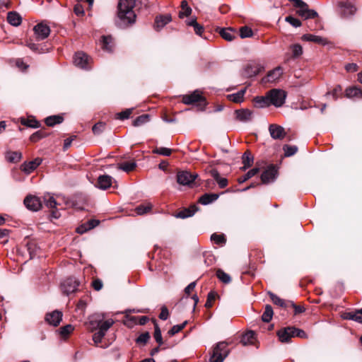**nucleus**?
I'll use <instances>...</instances> for the list:
<instances>
[{
	"label": "nucleus",
	"instance_id": "49530a36",
	"mask_svg": "<svg viewBox=\"0 0 362 362\" xmlns=\"http://www.w3.org/2000/svg\"><path fill=\"white\" fill-rule=\"evenodd\" d=\"M211 240L217 245H223L226 243V240L223 234L213 233L211 236Z\"/></svg>",
	"mask_w": 362,
	"mask_h": 362
},
{
	"label": "nucleus",
	"instance_id": "c9c22d12",
	"mask_svg": "<svg viewBox=\"0 0 362 362\" xmlns=\"http://www.w3.org/2000/svg\"><path fill=\"white\" fill-rule=\"evenodd\" d=\"M43 199L45 206L49 209H55L59 205L56 199L49 194H45Z\"/></svg>",
	"mask_w": 362,
	"mask_h": 362
},
{
	"label": "nucleus",
	"instance_id": "f3484780",
	"mask_svg": "<svg viewBox=\"0 0 362 362\" xmlns=\"http://www.w3.org/2000/svg\"><path fill=\"white\" fill-rule=\"evenodd\" d=\"M340 11L344 16L354 15L356 11V7L348 1H341L339 3Z\"/></svg>",
	"mask_w": 362,
	"mask_h": 362
},
{
	"label": "nucleus",
	"instance_id": "338daca9",
	"mask_svg": "<svg viewBox=\"0 0 362 362\" xmlns=\"http://www.w3.org/2000/svg\"><path fill=\"white\" fill-rule=\"evenodd\" d=\"M216 298V293L214 292H210L207 296V300L205 303L206 308H211L212 306V301Z\"/></svg>",
	"mask_w": 362,
	"mask_h": 362
},
{
	"label": "nucleus",
	"instance_id": "5701e85b",
	"mask_svg": "<svg viewBox=\"0 0 362 362\" xmlns=\"http://www.w3.org/2000/svg\"><path fill=\"white\" fill-rule=\"evenodd\" d=\"M7 21L11 25L18 26L21 24L22 18L17 12L10 11L7 14Z\"/></svg>",
	"mask_w": 362,
	"mask_h": 362
},
{
	"label": "nucleus",
	"instance_id": "c85d7f7f",
	"mask_svg": "<svg viewBox=\"0 0 362 362\" xmlns=\"http://www.w3.org/2000/svg\"><path fill=\"white\" fill-rule=\"evenodd\" d=\"M347 98H362V90L356 86L349 87L346 89Z\"/></svg>",
	"mask_w": 362,
	"mask_h": 362
},
{
	"label": "nucleus",
	"instance_id": "a19ab883",
	"mask_svg": "<svg viewBox=\"0 0 362 362\" xmlns=\"http://www.w3.org/2000/svg\"><path fill=\"white\" fill-rule=\"evenodd\" d=\"M216 276L218 279L224 284H228L231 281V278L229 274H226L221 269L216 271Z\"/></svg>",
	"mask_w": 362,
	"mask_h": 362
},
{
	"label": "nucleus",
	"instance_id": "b1692460",
	"mask_svg": "<svg viewBox=\"0 0 362 362\" xmlns=\"http://www.w3.org/2000/svg\"><path fill=\"white\" fill-rule=\"evenodd\" d=\"M255 341V333L253 331H248L241 338L240 343L243 346L254 344Z\"/></svg>",
	"mask_w": 362,
	"mask_h": 362
},
{
	"label": "nucleus",
	"instance_id": "7c9ffc66",
	"mask_svg": "<svg viewBox=\"0 0 362 362\" xmlns=\"http://www.w3.org/2000/svg\"><path fill=\"white\" fill-rule=\"evenodd\" d=\"M64 120L60 115H52L45 119V124L49 127H54L55 124H61Z\"/></svg>",
	"mask_w": 362,
	"mask_h": 362
},
{
	"label": "nucleus",
	"instance_id": "5fc2aeb1",
	"mask_svg": "<svg viewBox=\"0 0 362 362\" xmlns=\"http://www.w3.org/2000/svg\"><path fill=\"white\" fill-rule=\"evenodd\" d=\"M21 154L18 152H10L7 154L6 158L8 161L16 163L20 160Z\"/></svg>",
	"mask_w": 362,
	"mask_h": 362
},
{
	"label": "nucleus",
	"instance_id": "c03bdc74",
	"mask_svg": "<svg viewBox=\"0 0 362 362\" xmlns=\"http://www.w3.org/2000/svg\"><path fill=\"white\" fill-rule=\"evenodd\" d=\"M283 150L284 151L285 156L289 157L293 156L297 152L298 147L296 146H289L286 144L283 146Z\"/></svg>",
	"mask_w": 362,
	"mask_h": 362
},
{
	"label": "nucleus",
	"instance_id": "09e8293b",
	"mask_svg": "<svg viewBox=\"0 0 362 362\" xmlns=\"http://www.w3.org/2000/svg\"><path fill=\"white\" fill-rule=\"evenodd\" d=\"M290 49L292 52V57L293 58L298 57L303 53V48L301 45H300L299 44H295L291 45Z\"/></svg>",
	"mask_w": 362,
	"mask_h": 362
},
{
	"label": "nucleus",
	"instance_id": "37998d69",
	"mask_svg": "<svg viewBox=\"0 0 362 362\" xmlns=\"http://www.w3.org/2000/svg\"><path fill=\"white\" fill-rule=\"evenodd\" d=\"M255 102L258 104L259 107H264L270 105L269 100L268 98V93L264 97H256Z\"/></svg>",
	"mask_w": 362,
	"mask_h": 362
},
{
	"label": "nucleus",
	"instance_id": "412c9836",
	"mask_svg": "<svg viewBox=\"0 0 362 362\" xmlns=\"http://www.w3.org/2000/svg\"><path fill=\"white\" fill-rule=\"evenodd\" d=\"M100 221L95 219H91L88 221L86 223L81 225L76 229L77 233H83L88 230L93 229L99 224Z\"/></svg>",
	"mask_w": 362,
	"mask_h": 362
},
{
	"label": "nucleus",
	"instance_id": "8fccbe9b",
	"mask_svg": "<svg viewBox=\"0 0 362 362\" xmlns=\"http://www.w3.org/2000/svg\"><path fill=\"white\" fill-rule=\"evenodd\" d=\"M253 35L252 30L247 26H243L240 28V36L241 38L250 37Z\"/></svg>",
	"mask_w": 362,
	"mask_h": 362
},
{
	"label": "nucleus",
	"instance_id": "e433bc0d",
	"mask_svg": "<svg viewBox=\"0 0 362 362\" xmlns=\"http://www.w3.org/2000/svg\"><path fill=\"white\" fill-rule=\"evenodd\" d=\"M274 315L273 309L271 305H267L262 315V320L264 322H269Z\"/></svg>",
	"mask_w": 362,
	"mask_h": 362
},
{
	"label": "nucleus",
	"instance_id": "6e6d98bb",
	"mask_svg": "<svg viewBox=\"0 0 362 362\" xmlns=\"http://www.w3.org/2000/svg\"><path fill=\"white\" fill-rule=\"evenodd\" d=\"M105 127V123L99 122L93 125L92 128V131L94 133V134H99L102 133Z\"/></svg>",
	"mask_w": 362,
	"mask_h": 362
},
{
	"label": "nucleus",
	"instance_id": "a878e982",
	"mask_svg": "<svg viewBox=\"0 0 362 362\" xmlns=\"http://www.w3.org/2000/svg\"><path fill=\"white\" fill-rule=\"evenodd\" d=\"M218 197V194H204L199 198V202L203 205H207L216 201Z\"/></svg>",
	"mask_w": 362,
	"mask_h": 362
},
{
	"label": "nucleus",
	"instance_id": "4c0bfd02",
	"mask_svg": "<svg viewBox=\"0 0 362 362\" xmlns=\"http://www.w3.org/2000/svg\"><path fill=\"white\" fill-rule=\"evenodd\" d=\"M181 8H182V11H180V13H179V17L180 18H184L185 16H189L191 14L192 9L188 6V4H187V1L183 0L181 2Z\"/></svg>",
	"mask_w": 362,
	"mask_h": 362
},
{
	"label": "nucleus",
	"instance_id": "9b49d317",
	"mask_svg": "<svg viewBox=\"0 0 362 362\" xmlns=\"http://www.w3.org/2000/svg\"><path fill=\"white\" fill-rule=\"evenodd\" d=\"M204 100V98L202 96V93L197 90H194L191 94L185 95L182 97V102L186 105H191Z\"/></svg>",
	"mask_w": 362,
	"mask_h": 362
},
{
	"label": "nucleus",
	"instance_id": "423d86ee",
	"mask_svg": "<svg viewBox=\"0 0 362 362\" xmlns=\"http://www.w3.org/2000/svg\"><path fill=\"white\" fill-rule=\"evenodd\" d=\"M277 176V169L274 165H271L263 171L261 175V180L263 184L274 182Z\"/></svg>",
	"mask_w": 362,
	"mask_h": 362
},
{
	"label": "nucleus",
	"instance_id": "4d7b16f0",
	"mask_svg": "<svg viewBox=\"0 0 362 362\" xmlns=\"http://www.w3.org/2000/svg\"><path fill=\"white\" fill-rule=\"evenodd\" d=\"M45 136L46 134L43 131L40 130L33 134L30 137V140L32 142H37V141L45 137Z\"/></svg>",
	"mask_w": 362,
	"mask_h": 362
},
{
	"label": "nucleus",
	"instance_id": "3c124183",
	"mask_svg": "<svg viewBox=\"0 0 362 362\" xmlns=\"http://www.w3.org/2000/svg\"><path fill=\"white\" fill-rule=\"evenodd\" d=\"M187 321H185L183 323L180 325H174L169 331L168 334L170 336H173L175 334L180 332L184 327L186 326Z\"/></svg>",
	"mask_w": 362,
	"mask_h": 362
},
{
	"label": "nucleus",
	"instance_id": "2f4dec72",
	"mask_svg": "<svg viewBox=\"0 0 362 362\" xmlns=\"http://www.w3.org/2000/svg\"><path fill=\"white\" fill-rule=\"evenodd\" d=\"M253 156H252L250 151H246L243 156V167L242 169L245 170L247 168H250L253 163Z\"/></svg>",
	"mask_w": 362,
	"mask_h": 362
},
{
	"label": "nucleus",
	"instance_id": "72a5a7b5",
	"mask_svg": "<svg viewBox=\"0 0 362 362\" xmlns=\"http://www.w3.org/2000/svg\"><path fill=\"white\" fill-rule=\"evenodd\" d=\"M219 34L227 41H232L235 38L233 30L231 28H222L219 31Z\"/></svg>",
	"mask_w": 362,
	"mask_h": 362
},
{
	"label": "nucleus",
	"instance_id": "39448f33",
	"mask_svg": "<svg viewBox=\"0 0 362 362\" xmlns=\"http://www.w3.org/2000/svg\"><path fill=\"white\" fill-rule=\"evenodd\" d=\"M79 284L74 277H69L65 279L61 284V288L64 293L69 295L75 292Z\"/></svg>",
	"mask_w": 362,
	"mask_h": 362
},
{
	"label": "nucleus",
	"instance_id": "ea45409f",
	"mask_svg": "<svg viewBox=\"0 0 362 362\" xmlns=\"http://www.w3.org/2000/svg\"><path fill=\"white\" fill-rule=\"evenodd\" d=\"M102 47L103 49L108 52L112 51V39L110 36H103L102 37Z\"/></svg>",
	"mask_w": 362,
	"mask_h": 362
},
{
	"label": "nucleus",
	"instance_id": "79ce46f5",
	"mask_svg": "<svg viewBox=\"0 0 362 362\" xmlns=\"http://www.w3.org/2000/svg\"><path fill=\"white\" fill-rule=\"evenodd\" d=\"M268 294L272 300V301L275 304V305H277L280 307H286V303L284 301V299L279 298L278 296H276V294L272 293V292H268Z\"/></svg>",
	"mask_w": 362,
	"mask_h": 362
},
{
	"label": "nucleus",
	"instance_id": "c756f323",
	"mask_svg": "<svg viewBox=\"0 0 362 362\" xmlns=\"http://www.w3.org/2000/svg\"><path fill=\"white\" fill-rule=\"evenodd\" d=\"M245 92H246V89L244 88L235 93L228 95L227 98L230 101H233L234 103H241L243 101V98H244Z\"/></svg>",
	"mask_w": 362,
	"mask_h": 362
},
{
	"label": "nucleus",
	"instance_id": "bb28decb",
	"mask_svg": "<svg viewBox=\"0 0 362 362\" xmlns=\"http://www.w3.org/2000/svg\"><path fill=\"white\" fill-rule=\"evenodd\" d=\"M103 319L99 315H93L89 317V328L93 331L99 328Z\"/></svg>",
	"mask_w": 362,
	"mask_h": 362
},
{
	"label": "nucleus",
	"instance_id": "f03ea898",
	"mask_svg": "<svg viewBox=\"0 0 362 362\" xmlns=\"http://www.w3.org/2000/svg\"><path fill=\"white\" fill-rule=\"evenodd\" d=\"M227 346L228 344L226 341H220L217 343L213 349L209 361L223 362L229 354V350Z\"/></svg>",
	"mask_w": 362,
	"mask_h": 362
},
{
	"label": "nucleus",
	"instance_id": "052dcab7",
	"mask_svg": "<svg viewBox=\"0 0 362 362\" xmlns=\"http://www.w3.org/2000/svg\"><path fill=\"white\" fill-rule=\"evenodd\" d=\"M133 112V108L127 109L117 114V117L120 119H128Z\"/></svg>",
	"mask_w": 362,
	"mask_h": 362
},
{
	"label": "nucleus",
	"instance_id": "0e129e2a",
	"mask_svg": "<svg viewBox=\"0 0 362 362\" xmlns=\"http://www.w3.org/2000/svg\"><path fill=\"white\" fill-rule=\"evenodd\" d=\"M154 338L155 340L159 344V345H161L163 344L161 332L158 325H156L155 327Z\"/></svg>",
	"mask_w": 362,
	"mask_h": 362
},
{
	"label": "nucleus",
	"instance_id": "aec40b11",
	"mask_svg": "<svg viewBox=\"0 0 362 362\" xmlns=\"http://www.w3.org/2000/svg\"><path fill=\"white\" fill-rule=\"evenodd\" d=\"M302 40L308 42H313L318 45H325L328 43L326 38L313 34H305L302 36Z\"/></svg>",
	"mask_w": 362,
	"mask_h": 362
},
{
	"label": "nucleus",
	"instance_id": "864d4df0",
	"mask_svg": "<svg viewBox=\"0 0 362 362\" xmlns=\"http://www.w3.org/2000/svg\"><path fill=\"white\" fill-rule=\"evenodd\" d=\"M112 324L113 321L112 320H107L105 321L102 320L98 329L105 334Z\"/></svg>",
	"mask_w": 362,
	"mask_h": 362
},
{
	"label": "nucleus",
	"instance_id": "6ab92c4d",
	"mask_svg": "<svg viewBox=\"0 0 362 362\" xmlns=\"http://www.w3.org/2000/svg\"><path fill=\"white\" fill-rule=\"evenodd\" d=\"M297 13L304 19H313L318 16L317 13L315 10L308 8V5L302 9H298Z\"/></svg>",
	"mask_w": 362,
	"mask_h": 362
},
{
	"label": "nucleus",
	"instance_id": "f8f14e48",
	"mask_svg": "<svg viewBox=\"0 0 362 362\" xmlns=\"http://www.w3.org/2000/svg\"><path fill=\"white\" fill-rule=\"evenodd\" d=\"M277 336L279 341L282 343H288L290 341L293 335V327H287L281 329L277 332Z\"/></svg>",
	"mask_w": 362,
	"mask_h": 362
},
{
	"label": "nucleus",
	"instance_id": "de8ad7c7",
	"mask_svg": "<svg viewBox=\"0 0 362 362\" xmlns=\"http://www.w3.org/2000/svg\"><path fill=\"white\" fill-rule=\"evenodd\" d=\"M74 329V327L71 325H66L59 329V334L60 335L66 338L67 337Z\"/></svg>",
	"mask_w": 362,
	"mask_h": 362
},
{
	"label": "nucleus",
	"instance_id": "e2e57ef3",
	"mask_svg": "<svg viewBox=\"0 0 362 362\" xmlns=\"http://www.w3.org/2000/svg\"><path fill=\"white\" fill-rule=\"evenodd\" d=\"M105 335V333H103V332H101L100 330L98 329V331L96 332L95 333H94V334L93 335V340L94 343L95 344L100 343L102 341V339L104 337Z\"/></svg>",
	"mask_w": 362,
	"mask_h": 362
},
{
	"label": "nucleus",
	"instance_id": "393cba45",
	"mask_svg": "<svg viewBox=\"0 0 362 362\" xmlns=\"http://www.w3.org/2000/svg\"><path fill=\"white\" fill-rule=\"evenodd\" d=\"M172 21L171 16L168 14L165 16H159L156 18L155 25L158 29L163 28L166 24Z\"/></svg>",
	"mask_w": 362,
	"mask_h": 362
},
{
	"label": "nucleus",
	"instance_id": "58836bf2",
	"mask_svg": "<svg viewBox=\"0 0 362 362\" xmlns=\"http://www.w3.org/2000/svg\"><path fill=\"white\" fill-rule=\"evenodd\" d=\"M136 167V163L134 161L132 162H124L122 163L119 165L118 168L122 170L124 172L129 173L134 170Z\"/></svg>",
	"mask_w": 362,
	"mask_h": 362
},
{
	"label": "nucleus",
	"instance_id": "4be33fe9",
	"mask_svg": "<svg viewBox=\"0 0 362 362\" xmlns=\"http://www.w3.org/2000/svg\"><path fill=\"white\" fill-rule=\"evenodd\" d=\"M260 67L256 64H249L244 70V75L247 77H252L259 74Z\"/></svg>",
	"mask_w": 362,
	"mask_h": 362
},
{
	"label": "nucleus",
	"instance_id": "2eb2a0df",
	"mask_svg": "<svg viewBox=\"0 0 362 362\" xmlns=\"http://www.w3.org/2000/svg\"><path fill=\"white\" fill-rule=\"evenodd\" d=\"M237 120L241 122H247L252 119V112L248 109H241L235 111Z\"/></svg>",
	"mask_w": 362,
	"mask_h": 362
},
{
	"label": "nucleus",
	"instance_id": "dca6fc26",
	"mask_svg": "<svg viewBox=\"0 0 362 362\" xmlns=\"http://www.w3.org/2000/svg\"><path fill=\"white\" fill-rule=\"evenodd\" d=\"M282 74L283 70L281 67L277 66L270 71L262 81L263 82H275L281 76Z\"/></svg>",
	"mask_w": 362,
	"mask_h": 362
},
{
	"label": "nucleus",
	"instance_id": "9d476101",
	"mask_svg": "<svg viewBox=\"0 0 362 362\" xmlns=\"http://www.w3.org/2000/svg\"><path fill=\"white\" fill-rule=\"evenodd\" d=\"M74 63L76 66H78L81 69H89V57L82 52H79L75 54Z\"/></svg>",
	"mask_w": 362,
	"mask_h": 362
},
{
	"label": "nucleus",
	"instance_id": "473e14b6",
	"mask_svg": "<svg viewBox=\"0 0 362 362\" xmlns=\"http://www.w3.org/2000/svg\"><path fill=\"white\" fill-rule=\"evenodd\" d=\"M196 211L197 208L193 206L189 209H185L184 210L180 211L177 213L176 217L180 218H186L192 216Z\"/></svg>",
	"mask_w": 362,
	"mask_h": 362
},
{
	"label": "nucleus",
	"instance_id": "cd10ccee",
	"mask_svg": "<svg viewBox=\"0 0 362 362\" xmlns=\"http://www.w3.org/2000/svg\"><path fill=\"white\" fill-rule=\"evenodd\" d=\"M343 317L346 320H353L362 323V309L354 313H344Z\"/></svg>",
	"mask_w": 362,
	"mask_h": 362
},
{
	"label": "nucleus",
	"instance_id": "1a4fd4ad",
	"mask_svg": "<svg viewBox=\"0 0 362 362\" xmlns=\"http://www.w3.org/2000/svg\"><path fill=\"white\" fill-rule=\"evenodd\" d=\"M62 313L58 310H56L51 313H47L45 320L49 325L57 327L62 321Z\"/></svg>",
	"mask_w": 362,
	"mask_h": 362
},
{
	"label": "nucleus",
	"instance_id": "a18cd8bd",
	"mask_svg": "<svg viewBox=\"0 0 362 362\" xmlns=\"http://www.w3.org/2000/svg\"><path fill=\"white\" fill-rule=\"evenodd\" d=\"M149 121V115H142L141 116L137 117L133 122V125L134 127L141 126Z\"/></svg>",
	"mask_w": 362,
	"mask_h": 362
},
{
	"label": "nucleus",
	"instance_id": "69168bd1",
	"mask_svg": "<svg viewBox=\"0 0 362 362\" xmlns=\"http://www.w3.org/2000/svg\"><path fill=\"white\" fill-rule=\"evenodd\" d=\"M150 338V335L148 332L141 334L136 339V343L138 344H146Z\"/></svg>",
	"mask_w": 362,
	"mask_h": 362
},
{
	"label": "nucleus",
	"instance_id": "6e6552de",
	"mask_svg": "<svg viewBox=\"0 0 362 362\" xmlns=\"http://www.w3.org/2000/svg\"><path fill=\"white\" fill-rule=\"evenodd\" d=\"M25 206L33 211L40 210L42 207V202L40 199L34 195H28L24 199Z\"/></svg>",
	"mask_w": 362,
	"mask_h": 362
},
{
	"label": "nucleus",
	"instance_id": "7ed1b4c3",
	"mask_svg": "<svg viewBox=\"0 0 362 362\" xmlns=\"http://www.w3.org/2000/svg\"><path fill=\"white\" fill-rule=\"evenodd\" d=\"M286 98V93L281 89L274 88L268 92L270 105L277 107H281L284 104Z\"/></svg>",
	"mask_w": 362,
	"mask_h": 362
},
{
	"label": "nucleus",
	"instance_id": "680f3d73",
	"mask_svg": "<svg viewBox=\"0 0 362 362\" xmlns=\"http://www.w3.org/2000/svg\"><path fill=\"white\" fill-rule=\"evenodd\" d=\"M22 124L32 128H37L39 127V122L35 119H24L22 121Z\"/></svg>",
	"mask_w": 362,
	"mask_h": 362
},
{
	"label": "nucleus",
	"instance_id": "20e7f679",
	"mask_svg": "<svg viewBox=\"0 0 362 362\" xmlns=\"http://www.w3.org/2000/svg\"><path fill=\"white\" fill-rule=\"evenodd\" d=\"M33 31L37 40H43L49 36L50 28L47 24L40 23L34 26Z\"/></svg>",
	"mask_w": 362,
	"mask_h": 362
},
{
	"label": "nucleus",
	"instance_id": "a211bd4d",
	"mask_svg": "<svg viewBox=\"0 0 362 362\" xmlns=\"http://www.w3.org/2000/svg\"><path fill=\"white\" fill-rule=\"evenodd\" d=\"M112 184V178L107 175H100L98 178L97 187L101 189H108Z\"/></svg>",
	"mask_w": 362,
	"mask_h": 362
},
{
	"label": "nucleus",
	"instance_id": "774afa93",
	"mask_svg": "<svg viewBox=\"0 0 362 362\" xmlns=\"http://www.w3.org/2000/svg\"><path fill=\"white\" fill-rule=\"evenodd\" d=\"M345 69L347 72L353 73L358 71V66L355 63H349L345 66Z\"/></svg>",
	"mask_w": 362,
	"mask_h": 362
},
{
	"label": "nucleus",
	"instance_id": "603ef678",
	"mask_svg": "<svg viewBox=\"0 0 362 362\" xmlns=\"http://www.w3.org/2000/svg\"><path fill=\"white\" fill-rule=\"evenodd\" d=\"M172 151H173L170 148H165V147H160V148H156V149H154L153 151V153L160 154L162 156H169L171 155Z\"/></svg>",
	"mask_w": 362,
	"mask_h": 362
},
{
	"label": "nucleus",
	"instance_id": "f257e3e1",
	"mask_svg": "<svg viewBox=\"0 0 362 362\" xmlns=\"http://www.w3.org/2000/svg\"><path fill=\"white\" fill-rule=\"evenodd\" d=\"M135 0H119L118 3L117 16L124 24H132L135 22L136 14L133 10Z\"/></svg>",
	"mask_w": 362,
	"mask_h": 362
},
{
	"label": "nucleus",
	"instance_id": "bf43d9fd",
	"mask_svg": "<svg viewBox=\"0 0 362 362\" xmlns=\"http://www.w3.org/2000/svg\"><path fill=\"white\" fill-rule=\"evenodd\" d=\"M151 209V205H140L136 208V212L139 215H143L147 212H148Z\"/></svg>",
	"mask_w": 362,
	"mask_h": 362
},
{
	"label": "nucleus",
	"instance_id": "f704fd0d",
	"mask_svg": "<svg viewBox=\"0 0 362 362\" xmlns=\"http://www.w3.org/2000/svg\"><path fill=\"white\" fill-rule=\"evenodd\" d=\"M259 168H257V167L254 168L250 170L245 175L238 177V182L240 184L243 183V182H246L247 180H249L251 177H252L253 176H255V175H257L259 173Z\"/></svg>",
	"mask_w": 362,
	"mask_h": 362
},
{
	"label": "nucleus",
	"instance_id": "0eeeda50",
	"mask_svg": "<svg viewBox=\"0 0 362 362\" xmlns=\"http://www.w3.org/2000/svg\"><path fill=\"white\" fill-rule=\"evenodd\" d=\"M197 177V174H192L187 171H182L177 173V181L182 185H189Z\"/></svg>",
	"mask_w": 362,
	"mask_h": 362
},
{
	"label": "nucleus",
	"instance_id": "ddd939ff",
	"mask_svg": "<svg viewBox=\"0 0 362 362\" xmlns=\"http://www.w3.org/2000/svg\"><path fill=\"white\" fill-rule=\"evenodd\" d=\"M269 131L272 138L274 139L281 140L286 135L284 128L277 124H270Z\"/></svg>",
	"mask_w": 362,
	"mask_h": 362
},
{
	"label": "nucleus",
	"instance_id": "4468645a",
	"mask_svg": "<svg viewBox=\"0 0 362 362\" xmlns=\"http://www.w3.org/2000/svg\"><path fill=\"white\" fill-rule=\"evenodd\" d=\"M42 163V159L37 158L31 161L25 162L22 164L21 169L26 174H30L33 172Z\"/></svg>",
	"mask_w": 362,
	"mask_h": 362
},
{
	"label": "nucleus",
	"instance_id": "13d9d810",
	"mask_svg": "<svg viewBox=\"0 0 362 362\" xmlns=\"http://www.w3.org/2000/svg\"><path fill=\"white\" fill-rule=\"evenodd\" d=\"M285 21L295 28H298L301 25V22L298 18L291 16H286Z\"/></svg>",
	"mask_w": 362,
	"mask_h": 362
}]
</instances>
